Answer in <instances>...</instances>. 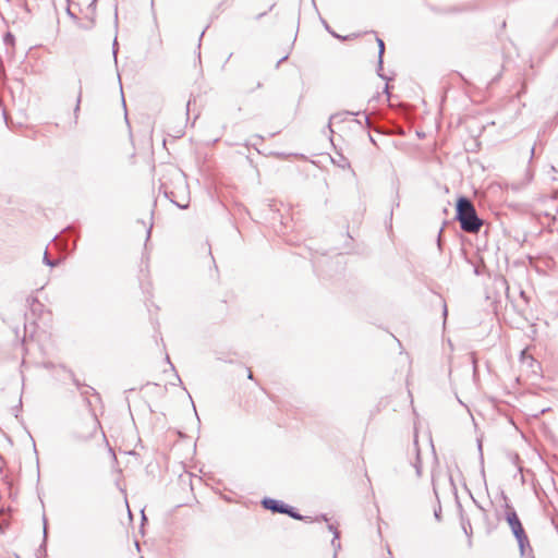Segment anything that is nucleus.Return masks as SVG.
Instances as JSON below:
<instances>
[{"label": "nucleus", "instance_id": "11", "mask_svg": "<svg viewBox=\"0 0 558 558\" xmlns=\"http://www.w3.org/2000/svg\"><path fill=\"white\" fill-rule=\"evenodd\" d=\"M81 97H82V90L80 89V92H78V96H77L76 106H75V109H74L75 114H76V113L78 112V110H80Z\"/></svg>", "mask_w": 558, "mask_h": 558}, {"label": "nucleus", "instance_id": "4", "mask_svg": "<svg viewBox=\"0 0 558 558\" xmlns=\"http://www.w3.org/2000/svg\"><path fill=\"white\" fill-rule=\"evenodd\" d=\"M262 505L265 509L277 513L288 512V505L272 498H264Z\"/></svg>", "mask_w": 558, "mask_h": 558}, {"label": "nucleus", "instance_id": "16", "mask_svg": "<svg viewBox=\"0 0 558 558\" xmlns=\"http://www.w3.org/2000/svg\"><path fill=\"white\" fill-rule=\"evenodd\" d=\"M345 114H350V116H357L359 113L357 112H351V111H347Z\"/></svg>", "mask_w": 558, "mask_h": 558}, {"label": "nucleus", "instance_id": "15", "mask_svg": "<svg viewBox=\"0 0 558 558\" xmlns=\"http://www.w3.org/2000/svg\"><path fill=\"white\" fill-rule=\"evenodd\" d=\"M447 313H448V311H447V305H446V304H444V317H446V316H447Z\"/></svg>", "mask_w": 558, "mask_h": 558}, {"label": "nucleus", "instance_id": "14", "mask_svg": "<svg viewBox=\"0 0 558 558\" xmlns=\"http://www.w3.org/2000/svg\"><path fill=\"white\" fill-rule=\"evenodd\" d=\"M247 378H248V379H254V377H253V373L251 372V369H248Z\"/></svg>", "mask_w": 558, "mask_h": 558}, {"label": "nucleus", "instance_id": "20", "mask_svg": "<svg viewBox=\"0 0 558 558\" xmlns=\"http://www.w3.org/2000/svg\"><path fill=\"white\" fill-rule=\"evenodd\" d=\"M364 120H365V122H366V123H368V122H369V119H368V117H367V116H364Z\"/></svg>", "mask_w": 558, "mask_h": 558}, {"label": "nucleus", "instance_id": "9", "mask_svg": "<svg viewBox=\"0 0 558 558\" xmlns=\"http://www.w3.org/2000/svg\"><path fill=\"white\" fill-rule=\"evenodd\" d=\"M44 263L47 265V266H50V267H54L58 265L59 260H51L48 256V253L47 251L45 252L44 254Z\"/></svg>", "mask_w": 558, "mask_h": 558}, {"label": "nucleus", "instance_id": "17", "mask_svg": "<svg viewBox=\"0 0 558 558\" xmlns=\"http://www.w3.org/2000/svg\"><path fill=\"white\" fill-rule=\"evenodd\" d=\"M521 359L524 361L526 359L525 351H522Z\"/></svg>", "mask_w": 558, "mask_h": 558}, {"label": "nucleus", "instance_id": "10", "mask_svg": "<svg viewBox=\"0 0 558 558\" xmlns=\"http://www.w3.org/2000/svg\"><path fill=\"white\" fill-rule=\"evenodd\" d=\"M4 43L7 45H13L14 44V36L11 33H7L4 35Z\"/></svg>", "mask_w": 558, "mask_h": 558}, {"label": "nucleus", "instance_id": "2", "mask_svg": "<svg viewBox=\"0 0 558 558\" xmlns=\"http://www.w3.org/2000/svg\"><path fill=\"white\" fill-rule=\"evenodd\" d=\"M505 519L518 542L521 556H524L526 549H531L530 541L515 510L508 504L506 505Z\"/></svg>", "mask_w": 558, "mask_h": 558}, {"label": "nucleus", "instance_id": "3", "mask_svg": "<svg viewBox=\"0 0 558 558\" xmlns=\"http://www.w3.org/2000/svg\"><path fill=\"white\" fill-rule=\"evenodd\" d=\"M99 423L96 417H89L85 422L77 424L70 434L73 442H87L95 437Z\"/></svg>", "mask_w": 558, "mask_h": 558}, {"label": "nucleus", "instance_id": "23", "mask_svg": "<svg viewBox=\"0 0 558 558\" xmlns=\"http://www.w3.org/2000/svg\"><path fill=\"white\" fill-rule=\"evenodd\" d=\"M435 517L438 519L439 518V513L436 511L435 512Z\"/></svg>", "mask_w": 558, "mask_h": 558}, {"label": "nucleus", "instance_id": "1", "mask_svg": "<svg viewBox=\"0 0 558 558\" xmlns=\"http://www.w3.org/2000/svg\"><path fill=\"white\" fill-rule=\"evenodd\" d=\"M456 218L464 232L476 233L483 221L478 218L473 203L466 197H460L457 202Z\"/></svg>", "mask_w": 558, "mask_h": 558}, {"label": "nucleus", "instance_id": "8", "mask_svg": "<svg viewBox=\"0 0 558 558\" xmlns=\"http://www.w3.org/2000/svg\"><path fill=\"white\" fill-rule=\"evenodd\" d=\"M339 537H340V533H339V531H338V530H335V536H333V538H332V541H331V545H332V547H333L336 550L340 548V543H339V541H338V539H339Z\"/></svg>", "mask_w": 558, "mask_h": 558}, {"label": "nucleus", "instance_id": "13", "mask_svg": "<svg viewBox=\"0 0 558 558\" xmlns=\"http://www.w3.org/2000/svg\"><path fill=\"white\" fill-rule=\"evenodd\" d=\"M116 45H117V38L114 39L113 41V56H114V60H117V50H116Z\"/></svg>", "mask_w": 558, "mask_h": 558}, {"label": "nucleus", "instance_id": "22", "mask_svg": "<svg viewBox=\"0 0 558 558\" xmlns=\"http://www.w3.org/2000/svg\"><path fill=\"white\" fill-rule=\"evenodd\" d=\"M288 58V56H283L280 60V62H282L283 60H286Z\"/></svg>", "mask_w": 558, "mask_h": 558}, {"label": "nucleus", "instance_id": "12", "mask_svg": "<svg viewBox=\"0 0 558 558\" xmlns=\"http://www.w3.org/2000/svg\"><path fill=\"white\" fill-rule=\"evenodd\" d=\"M328 530L335 535V530H337V527L333 524H328Z\"/></svg>", "mask_w": 558, "mask_h": 558}, {"label": "nucleus", "instance_id": "19", "mask_svg": "<svg viewBox=\"0 0 558 558\" xmlns=\"http://www.w3.org/2000/svg\"><path fill=\"white\" fill-rule=\"evenodd\" d=\"M338 117H339V114H335V116H332V117L330 118V120H335V119H337Z\"/></svg>", "mask_w": 558, "mask_h": 558}, {"label": "nucleus", "instance_id": "5", "mask_svg": "<svg viewBox=\"0 0 558 558\" xmlns=\"http://www.w3.org/2000/svg\"><path fill=\"white\" fill-rule=\"evenodd\" d=\"M376 40H377L378 49H379V51H378V70H377V72H378V75L381 78L387 80V77L384 76L380 73V71L383 70V56H384V52H385V44H384V41L380 38H376Z\"/></svg>", "mask_w": 558, "mask_h": 558}, {"label": "nucleus", "instance_id": "6", "mask_svg": "<svg viewBox=\"0 0 558 558\" xmlns=\"http://www.w3.org/2000/svg\"><path fill=\"white\" fill-rule=\"evenodd\" d=\"M413 468L415 470V474L417 477L421 476V469H422V465H421V460H420V453H418V450H416V460L415 462L413 463Z\"/></svg>", "mask_w": 558, "mask_h": 558}, {"label": "nucleus", "instance_id": "21", "mask_svg": "<svg viewBox=\"0 0 558 558\" xmlns=\"http://www.w3.org/2000/svg\"><path fill=\"white\" fill-rule=\"evenodd\" d=\"M322 519H323L324 521H328V519H327V517H326L325 514H323V515H322Z\"/></svg>", "mask_w": 558, "mask_h": 558}, {"label": "nucleus", "instance_id": "7", "mask_svg": "<svg viewBox=\"0 0 558 558\" xmlns=\"http://www.w3.org/2000/svg\"><path fill=\"white\" fill-rule=\"evenodd\" d=\"M284 514L290 515L293 519L302 520V515L298 513L292 507L288 506V512H283Z\"/></svg>", "mask_w": 558, "mask_h": 558}, {"label": "nucleus", "instance_id": "18", "mask_svg": "<svg viewBox=\"0 0 558 558\" xmlns=\"http://www.w3.org/2000/svg\"><path fill=\"white\" fill-rule=\"evenodd\" d=\"M440 234H441V230L439 231V234H438V238H437L438 245H440Z\"/></svg>", "mask_w": 558, "mask_h": 558}]
</instances>
